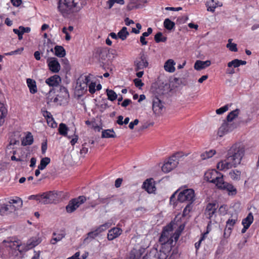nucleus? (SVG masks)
Returning <instances> with one entry per match:
<instances>
[{
  "label": "nucleus",
  "mask_w": 259,
  "mask_h": 259,
  "mask_svg": "<svg viewBox=\"0 0 259 259\" xmlns=\"http://www.w3.org/2000/svg\"><path fill=\"white\" fill-rule=\"evenodd\" d=\"M206 7H207V11L213 12L215 9L218 7V4L214 2V0H209L206 3Z\"/></svg>",
  "instance_id": "35"
},
{
  "label": "nucleus",
  "mask_w": 259,
  "mask_h": 259,
  "mask_svg": "<svg viewBox=\"0 0 259 259\" xmlns=\"http://www.w3.org/2000/svg\"><path fill=\"white\" fill-rule=\"evenodd\" d=\"M51 96H49L48 98V103L50 104H52V105H58L60 104V103L58 102V97L56 96L55 97H50Z\"/></svg>",
  "instance_id": "46"
},
{
  "label": "nucleus",
  "mask_w": 259,
  "mask_h": 259,
  "mask_svg": "<svg viewBox=\"0 0 259 259\" xmlns=\"http://www.w3.org/2000/svg\"><path fill=\"white\" fill-rule=\"evenodd\" d=\"M155 40L156 42H165L166 40V37L163 36L162 33L160 32H158L154 37Z\"/></svg>",
  "instance_id": "43"
},
{
  "label": "nucleus",
  "mask_w": 259,
  "mask_h": 259,
  "mask_svg": "<svg viewBox=\"0 0 259 259\" xmlns=\"http://www.w3.org/2000/svg\"><path fill=\"white\" fill-rule=\"evenodd\" d=\"M53 236L50 241L51 243L52 244H55L57 242L60 241L64 237V235L63 234H57L54 233Z\"/></svg>",
  "instance_id": "40"
},
{
  "label": "nucleus",
  "mask_w": 259,
  "mask_h": 259,
  "mask_svg": "<svg viewBox=\"0 0 259 259\" xmlns=\"http://www.w3.org/2000/svg\"><path fill=\"white\" fill-rule=\"evenodd\" d=\"M232 39H228V43L226 46L227 48H228L229 50L232 52H237L238 49L237 48V45L235 43H232Z\"/></svg>",
  "instance_id": "42"
},
{
  "label": "nucleus",
  "mask_w": 259,
  "mask_h": 259,
  "mask_svg": "<svg viewBox=\"0 0 259 259\" xmlns=\"http://www.w3.org/2000/svg\"><path fill=\"white\" fill-rule=\"evenodd\" d=\"M9 201L11 204H13L17 209L22 206V200L19 197H16L13 199H11Z\"/></svg>",
  "instance_id": "36"
},
{
  "label": "nucleus",
  "mask_w": 259,
  "mask_h": 259,
  "mask_svg": "<svg viewBox=\"0 0 259 259\" xmlns=\"http://www.w3.org/2000/svg\"><path fill=\"white\" fill-rule=\"evenodd\" d=\"M132 102L131 100L126 99H125L123 102L121 103V106L122 107H125L127 106L131 103Z\"/></svg>",
  "instance_id": "64"
},
{
  "label": "nucleus",
  "mask_w": 259,
  "mask_h": 259,
  "mask_svg": "<svg viewBox=\"0 0 259 259\" xmlns=\"http://www.w3.org/2000/svg\"><path fill=\"white\" fill-rule=\"evenodd\" d=\"M232 167H236V165L234 164V163L231 160L228 159L227 156L226 159L220 161L217 164V168L220 170L225 171Z\"/></svg>",
  "instance_id": "15"
},
{
  "label": "nucleus",
  "mask_w": 259,
  "mask_h": 259,
  "mask_svg": "<svg viewBox=\"0 0 259 259\" xmlns=\"http://www.w3.org/2000/svg\"><path fill=\"white\" fill-rule=\"evenodd\" d=\"M60 77L58 75H54L48 78L46 82L50 87H57L61 82Z\"/></svg>",
  "instance_id": "21"
},
{
  "label": "nucleus",
  "mask_w": 259,
  "mask_h": 259,
  "mask_svg": "<svg viewBox=\"0 0 259 259\" xmlns=\"http://www.w3.org/2000/svg\"><path fill=\"white\" fill-rule=\"evenodd\" d=\"M143 187L149 193H152L156 190V188L152 180H147L143 183Z\"/></svg>",
  "instance_id": "23"
},
{
  "label": "nucleus",
  "mask_w": 259,
  "mask_h": 259,
  "mask_svg": "<svg viewBox=\"0 0 259 259\" xmlns=\"http://www.w3.org/2000/svg\"><path fill=\"white\" fill-rule=\"evenodd\" d=\"M85 5V0H59L57 10L63 17L69 18L79 12Z\"/></svg>",
  "instance_id": "2"
},
{
  "label": "nucleus",
  "mask_w": 259,
  "mask_h": 259,
  "mask_svg": "<svg viewBox=\"0 0 259 259\" xmlns=\"http://www.w3.org/2000/svg\"><path fill=\"white\" fill-rule=\"evenodd\" d=\"M62 32L65 34V39L66 40H70L71 39V36L67 31V28L65 27H63L62 29Z\"/></svg>",
  "instance_id": "56"
},
{
  "label": "nucleus",
  "mask_w": 259,
  "mask_h": 259,
  "mask_svg": "<svg viewBox=\"0 0 259 259\" xmlns=\"http://www.w3.org/2000/svg\"><path fill=\"white\" fill-rule=\"evenodd\" d=\"M134 82L135 85L136 87L140 89L144 85V83L142 82V80L139 78H136L134 80Z\"/></svg>",
  "instance_id": "53"
},
{
  "label": "nucleus",
  "mask_w": 259,
  "mask_h": 259,
  "mask_svg": "<svg viewBox=\"0 0 259 259\" xmlns=\"http://www.w3.org/2000/svg\"><path fill=\"white\" fill-rule=\"evenodd\" d=\"M117 33L118 38L122 40H125L130 35V33L127 31V29L126 27H123Z\"/></svg>",
  "instance_id": "30"
},
{
  "label": "nucleus",
  "mask_w": 259,
  "mask_h": 259,
  "mask_svg": "<svg viewBox=\"0 0 259 259\" xmlns=\"http://www.w3.org/2000/svg\"><path fill=\"white\" fill-rule=\"evenodd\" d=\"M208 233V232L207 231L206 233L203 234L202 235V236H201V237L200 238V239H199V240L198 242H197L196 243H195V248H196V249H198L199 248L202 241L205 238L206 235Z\"/></svg>",
  "instance_id": "52"
},
{
  "label": "nucleus",
  "mask_w": 259,
  "mask_h": 259,
  "mask_svg": "<svg viewBox=\"0 0 259 259\" xmlns=\"http://www.w3.org/2000/svg\"><path fill=\"white\" fill-rule=\"evenodd\" d=\"M177 155H174L169 158L162 166V170L165 172H169L178 165L179 162Z\"/></svg>",
  "instance_id": "11"
},
{
  "label": "nucleus",
  "mask_w": 259,
  "mask_h": 259,
  "mask_svg": "<svg viewBox=\"0 0 259 259\" xmlns=\"http://www.w3.org/2000/svg\"><path fill=\"white\" fill-rule=\"evenodd\" d=\"M184 228V226L181 225L172 235V227L171 225L166 226L159 239V241L162 245L167 247L170 249L174 246V242H177Z\"/></svg>",
  "instance_id": "4"
},
{
  "label": "nucleus",
  "mask_w": 259,
  "mask_h": 259,
  "mask_svg": "<svg viewBox=\"0 0 259 259\" xmlns=\"http://www.w3.org/2000/svg\"><path fill=\"white\" fill-rule=\"evenodd\" d=\"M192 204L188 203L183 210V215L184 216H187L189 214V212L192 209Z\"/></svg>",
  "instance_id": "48"
},
{
  "label": "nucleus",
  "mask_w": 259,
  "mask_h": 259,
  "mask_svg": "<svg viewBox=\"0 0 259 259\" xmlns=\"http://www.w3.org/2000/svg\"><path fill=\"white\" fill-rule=\"evenodd\" d=\"M106 94L108 97V99L111 101L115 100L117 98L116 93L112 90L107 89Z\"/></svg>",
  "instance_id": "39"
},
{
  "label": "nucleus",
  "mask_w": 259,
  "mask_h": 259,
  "mask_svg": "<svg viewBox=\"0 0 259 259\" xmlns=\"http://www.w3.org/2000/svg\"><path fill=\"white\" fill-rule=\"evenodd\" d=\"M122 232V230L119 228H113L108 231L107 238L109 240H113L120 235Z\"/></svg>",
  "instance_id": "20"
},
{
  "label": "nucleus",
  "mask_w": 259,
  "mask_h": 259,
  "mask_svg": "<svg viewBox=\"0 0 259 259\" xmlns=\"http://www.w3.org/2000/svg\"><path fill=\"white\" fill-rule=\"evenodd\" d=\"M50 161L51 159L49 157H46L41 158L38 168L40 170L44 169L46 167L47 165L50 163Z\"/></svg>",
  "instance_id": "37"
},
{
  "label": "nucleus",
  "mask_w": 259,
  "mask_h": 259,
  "mask_svg": "<svg viewBox=\"0 0 259 259\" xmlns=\"http://www.w3.org/2000/svg\"><path fill=\"white\" fill-rule=\"evenodd\" d=\"M229 176L232 180L238 181L240 179L241 172L237 169L231 170L229 172Z\"/></svg>",
  "instance_id": "34"
},
{
  "label": "nucleus",
  "mask_w": 259,
  "mask_h": 259,
  "mask_svg": "<svg viewBox=\"0 0 259 259\" xmlns=\"http://www.w3.org/2000/svg\"><path fill=\"white\" fill-rule=\"evenodd\" d=\"M176 62L172 59L167 60L164 63V69L168 72L172 73L175 71L176 68L175 66Z\"/></svg>",
  "instance_id": "22"
},
{
  "label": "nucleus",
  "mask_w": 259,
  "mask_h": 259,
  "mask_svg": "<svg viewBox=\"0 0 259 259\" xmlns=\"http://www.w3.org/2000/svg\"><path fill=\"white\" fill-rule=\"evenodd\" d=\"M32 241H30L27 244H21L19 240H16L13 238H8L4 240L0 244V259H9L10 256L16 250L20 252L27 251L32 248Z\"/></svg>",
  "instance_id": "1"
},
{
  "label": "nucleus",
  "mask_w": 259,
  "mask_h": 259,
  "mask_svg": "<svg viewBox=\"0 0 259 259\" xmlns=\"http://www.w3.org/2000/svg\"><path fill=\"white\" fill-rule=\"evenodd\" d=\"M19 29L20 30H21V32L23 34L25 32L28 33V32H30V31H31L30 27H24L23 26H19Z\"/></svg>",
  "instance_id": "58"
},
{
  "label": "nucleus",
  "mask_w": 259,
  "mask_h": 259,
  "mask_svg": "<svg viewBox=\"0 0 259 259\" xmlns=\"http://www.w3.org/2000/svg\"><path fill=\"white\" fill-rule=\"evenodd\" d=\"M204 179L207 181L214 184L220 189L227 191L229 194H235L236 189L231 184L225 182L223 175L216 170L209 169L204 174Z\"/></svg>",
  "instance_id": "3"
},
{
  "label": "nucleus",
  "mask_w": 259,
  "mask_h": 259,
  "mask_svg": "<svg viewBox=\"0 0 259 259\" xmlns=\"http://www.w3.org/2000/svg\"><path fill=\"white\" fill-rule=\"evenodd\" d=\"M239 112L240 110L238 109H236L230 112L227 117V121L230 122H232L233 119H234L238 116V115L239 114Z\"/></svg>",
  "instance_id": "33"
},
{
  "label": "nucleus",
  "mask_w": 259,
  "mask_h": 259,
  "mask_svg": "<svg viewBox=\"0 0 259 259\" xmlns=\"http://www.w3.org/2000/svg\"><path fill=\"white\" fill-rule=\"evenodd\" d=\"M86 144L84 143L82 146V148L80 149V154H85L88 152L89 149L88 148L85 147Z\"/></svg>",
  "instance_id": "60"
},
{
  "label": "nucleus",
  "mask_w": 259,
  "mask_h": 259,
  "mask_svg": "<svg viewBox=\"0 0 259 259\" xmlns=\"http://www.w3.org/2000/svg\"><path fill=\"white\" fill-rule=\"evenodd\" d=\"M152 32V29L151 27H149L147 29V31L146 32H145L143 33L142 36L144 37L148 36L150 34H151Z\"/></svg>",
  "instance_id": "62"
},
{
  "label": "nucleus",
  "mask_w": 259,
  "mask_h": 259,
  "mask_svg": "<svg viewBox=\"0 0 259 259\" xmlns=\"http://www.w3.org/2000/svg\"><path fill=\"white\" fill-rule=\"evenodd\" d=\"M58 198L57 193L51 191L42 194L33 195V200L44 204L55 202L58 200Z\"/></svg>",
  "instance_id": "7"
},
{
  "label": "nucleus",
  "mask_w": 259,
  "mask_h": 259,
  "mask_svg": "<svg viewBox=\"0 0 259 259\" xmlns=\"http://www.w3.org/2000/svg\"><path fill=\"white\" fill-rule=\"evenodd\" d=\"M9 212V203L4 204L0 208V214L3 215L4 214H7Z\"/></svg>",
  "instance_id": "45"
},
{
  "label": "nucleus",
  "mask_w": 259,
  "mask_h": 259,
  "mask_svg": "<svg viewBox=\"0 0 259 259\" xmlns=\"http://www.w3.org/2000/svg\"><path fill=\"white\" fill-rule=\"evenodd\" d=\"M27 83L30 92L32 93V79L31 78H28L27 79Z\"/></svg>",
  "instance_id": "61"
},
{
  "label": "nucleus",
  "mask_w": 259,
  "mask_h": 259,
  "mask_svg": "<svg viewBox=\"0 0 259 259\" xmlns=\"http://www.w3.org/2000/svg\"><path fill=\"white\" fill-rule=\"evenodd\" d=\"M237 127V125L234 122L224 121L219 127L217 135L220 137H223L226 134L232 132Z\"/></svg>",
  "instance_id": "9"
},
{
  "label": "nucleus",
  "mask_w": 259,
  "mask_h": 259,
  "mask_svg": "<svg viewBox=\"0 0 259 259\" xmlns=\"http://www.w3.org/2000/svg\"><path fill=\"white\" fill-rule=\"evenodd\" d=\"M210 61L207 60L205 61L197 60L194 65V68L196 70L203 69L210 65Z\"/></svg>",
  "instance_id": "24"
},
{
  "label": "nucleus",
  "mask_w": 259,
  "mask_h": 259,
  "mask_svg": "<svg viewBox=\"0 0 259 259\" xmlns=\"http://www.w3.org/2000/svg\"><path fill=\"white\" fill-rule=\"evenodd\" d=\"M228 109H229L228 105H226L217 109L216 113L218 114H222L224 113V112H226L227 111H228Z\"/></svg>",
  "instance_id": "51"
},
{
  "label": "nucleus",
  "mask_w": 259,
  "mask_h": 259,
  "mask_svg": "<svg viewBox=\"0 0 259 259\" xmlns=\"http://www.w3.org/2000/svg\"><path fill=\"white\" fill-rule=\"evenodd\" d=\"M47 149V143L46 141L44 142L41 144V152L42 154H45Z\"/></svg>",
  "instance_id": "63"
},
{
  "label": "nucleus",
  "mask_w": 259,
  "mask_h": 259,
  "mask_svg": "<svg viewBox=\"0 0 259 259\" xmlns=\"http://www.w3.org/2000/svg\"><path fill=\"white\" fill-rule=\"evenodd\" d=\"M228 66L231 67L233 66L234 68L240 66L239 59H234L228 63Z\"/></svg>",
  "instance_id": "50"
},
{
  "label": "nucleus",
  "mask_w": 259,
  "mask_h": 259,
  "mask_svg": "<svg viewBox=\"0 0 259 259\" xmlns=\"http://www.w3.org/2000/svg\"><path fill=\"white\" fill-rule=\"evenodd\" d=\"M163 24L164 27L168 30H171L175 26L174 22L169 19H166L164 21Z\"/></svg>",
  "instance_id": "44"
},
{
  "label": "nucleus",
  "mask_w": 259,
  "mask_h": 259,
  "mask_svg": "<svg viewBox=\"0 0 259 259\" xmlns=\"http://www.w3.org/2000/svg\"><path fill=\"white\" fill-rule=\"evenodd\" d=\"M96 83L92 81L91 79V82L88 84L89 91L90 93L94 94L95 93L96 90L95 89Z\"/></svg>",
  "instance_id": "49"
},
{
  "label": "nucleus",
  "mask_w": 259,
  "mask_h": 259,
  "mask_svg": "<svg viewBox=\"0 0 259 259\" xmlns=\"http://www.w3.org/2000/svg\"><path fill=\"white\" fill-rule=\"evenodd\" d=\"M92 77V75L88 74L79 77L77 81L76 89L78 91H81V93L86 92Z\"/></svg>",
  "instance_id": "10"
},
{
  "label": "nucleus",
  "mask_w": 259,
  "mask_h": 259,
  "mask_svg": "<svg viewBox=\"0 0 259 259\" xmlns=\"http://www.w3.org/2000/svg\"><path fill=\"white\" fill-rule=\"evenodd\" d=\"M23 48H21L18 49L17 50H16L15 51H12V52L9 53L8 54V55H13L20 54L23 51Z\"/></svg>",
  "instance_id": "57"
},
{
  "label": "nucleus",
  "mask_w": 259,
  "mask_h": 259,
  "mask_svg": "<svg viewBox=\"0 0 259 259\" xmlns=\"http://www.w3.org/2000/svg\"><path fill=\"white\" fill-rule=\"evenodd\" d=\"M139 122V120L137 119H135L134 121L131 122L128 125L129 128L133 130L134 128V126L137 125Z\"/></svg>",
  "instance_id": "59"
},
{
  "label": "nucleus",
  "mask_w": 259,
  "mask_h": 259,
  "mask_svg": "<svg viewBox=\"0 0 259 259\" xmlns=\"http://www.w3.org/2000/svg\"><path fill=\"white\" fill-rule=\"evenodd\" d=\"M238 221L237 216H232L226 222V228L224 230V237L228 238L230 237L234 226Z\"/></svg>",
  "instance_id": "13"
},
{
  "label": "nucleus",
  "mask_w": 259,
  "mask_h": 259,
  "mask_svg": "<svg viewBox=\"0 0 259 259\" xmlns=\"http://www.w3.org/2000/svg\"><path fill=\"white\" fill-rule=\"evenodd\" d=\"M58 131L59 134L63 136H66L67 135V132L68 128L66 125L64 123H61L59 124Z\"/></svg>",
  "instance_id": "38"
},
{
  "label": "nucleus",
  "mask_w": 259,
  "mask_h": 259,
  "mask_svg": "<svg viewBox=\"0 0 259 259\" xmlns=\"http://www.w3.org/2000/svg\"><path fill=\"white\" fill-rule=\"evenodd\" d=\"M155 253V251H151L144 256L143 259H166L167 257V254L164 252H157V255Z\"/></svg>",
  "instance_id": "19"
},
{
  "label": "nucleus",
  "mask_w": 259,
  "mask_h": 259,
  "mask_svg": "<svg viewBox=\"0 0 259 259\" xmlns=\"http://www.w3.org/2000/svg\"><path fill=\"white\" fill-rule=\"evenodd\" d=\"M192 204L188 203L183 210V215L184 216H187L189 214V212L192 209Z\"/></svg>",
  "instance_id": "47"
},
{
  "label": "nucleus",
  "mask_w": 259,
  "mask_h": 259,
  "mask_svg": "<svg viewBox=\"0 0 259 259\" xmlns=\"http://www.w3.org/2000/svg\"><path fill=\"white\" fill-rule=\"evenodd\" d=\"M218 205L215 203H210L206 207L205 214L207 218L211 219L214 215Z\"/></svg>",
  "instance_id": "18"
},
{
  "label": "nucleus",
  "mask_w": 259,
  "mask_h": 259,
  "mask_svg": "<svg viewBox=\"0 0 259 259\" xmlns=\"http://www.w3.org/2000/svg\"><path fill=\"white\" fill-rule=\"evenodd\" d=\"M32 143V136L30 132H28L22 140V145L27 146L31 145Z\"/></svg>",
  "instance_id": "29"
},
{
  "label": "nucleus",
  "mask_w": 259,
  "mask_h": 259,
  "mask_svg": "<svg viewBox=\"0 0 259 259\" xmlns=\"http://www.w3.org/2000/svg\"><path fill=\"white\" fill-rule=\"evenodd\" d=\"M42 114L47 120L48 125L52 128H56L57 126V123L55 121L51 113L46 110H41Z\"/></svg>",
  "instance_id": "17"
},
{
  "label": "nucleus",
  "mask_w": 259,
  "mask_h": 259,
  "mask_svg": "<svg viewBox=\"0 0 259 259\" xmlns=\"http://www.w3.org/2000/svg\"><path fill=\"white\" fill-rule=\"evenodd\" d=\"M215 153L216 151L214 149L206 150L201 154L200 157L202 160H205L212 157Z\"/></svg>",
  "instance_id": "27"
},
{
  "label": "nucleus",
  "mask_w": 259,
  "mask_h": 259,
  "mask_svg": "<svg viewBox=\"0 0 259 259\" xmlns=\"http://www.w3.org/2000/svg\"><path fill=\"white\" fill-rule=\"evenodd\" d=\"M244 148L240 143L234 144L228 150L227 156L228 159L231 160L236 166L240 163L244 156Z\"/></svg>",
  "instance_id": "6"
},
{
  "label": "nucleus",
  "mask_w": 259,
  "mask_h": 259,
  "mask_svg": "<svg viewBox=\"0 0 259 259\" xmlns=\"http://www.w3.org/2000/svg\"><path fill=\"white\" fill-rule=\"evenodd\" d=\"M49 68L54 73H58L61 69L60 64L56 58L49 57L47 60Z\"/></svg>",
  "instance_id": "14"
},
{
  "label": "nucleus",
  "mask_w": 259,
  "mask_h": 259,
  "mask_svg": "<svg viewBox=\"0 0 259 259\" xmlns=\"http://www.w3.org/2000/svg\"><path fill=\"white\" fill-rule=\"evenodd\" d=\"M99 235V234L97 232V231L95 230L93 231L90 232L88 234V238H91V239H94L95 237L98 236Z\"/></svg>",
  "instance_id": "55"
},
{
  "label": "nucleus",
  "mask_w": 259,
  "mask_h": 259,
  "mask_svg": "<svg viewBox=\"0 0 259 259\" xmlns=\"http://www.w3.org/2000/svg\"><path fill=\"white\" fill-rule=\"evenodd\" d=\"M111 226V223H106L102 225H100L99 227H98L96 230L98 232V233L99 234L101 233L106 231L107 229H108L110 226Z\"/></svg>",
  "instance_id": "41"
},
{
  "label": "nucleus",
  "mask_w": 259,
  "mask_h": 259,
  "mask_svg": "<svg viewBox=\"0 0 259 259\" xmlns=\"http://www.w3.org/2000/svg\"><path fill=\"white\" fill-rule=\"evenodd\" d=\"M148 64L147 56L144 53H140V56L135 62V70L136 71L143 70L148 67Z\"/></svg>",
  "instance_id": "12"
},
{
  "label": "nucleus",
  "mask_w": 259,
  "mask_h": 259,
  "mask_svg": "<svg viewBox=\"0 0 259 259\" xmlns=\"http://www.w3.org/2000/svg\"><path fill=\"white\" fill-rule=\"evenodd\" d=\"M7 114V110L4 104L0 102V126L5 121V118Z\"/></svg>",
  "instance_id": "25"
},
{
  "label": "nucleus",
  "mask_w": 259,
  "mask_h": 259,
  "mask_svg": "<svg viewBox=\"0 0 259 259\" xmlns=\"http://www.w3.org/2000/svg\"><path fill=\"white\" fill-rule=\"evenodd\" d=\"M115 137V133L112 129L105 130L102 132V138H112Z\"/></svg>",
  "instance_id": "28"
},
{
  "label": "nucleus",
  "mask_w": 259,
  "mask_h": 259,
  "mask_svg": "<svg viewBox=\"0 0 259 259\" xmlns=\"http://www.w3.org/2000/svg\"><path fill=\"white\" fill-rule=\"evenodd\" d=\"M163 107L162 102L158 98H154L153 99L152 109L155 114L157 115L161 114Z\"/></svg>",
  "instance_id": "16"
},
{
  "label": "nucleus",
  "mask_w": 259,
  "mask_h": 259,
  "mask_svg": "<svg viewBox=\"0 0 259 259\" xmlns=\"http://www.w3.org/2000/svg\"><path fill=\"white\" fill-rule=\"evenodd\" d=\"M227 207L226 205H222L219 209V212L221 215H225L227 212Z\"/></svg>",
  "instance_id": "54"
},
{
  "label": "nucleus",
  "mask_w": 259,
  "mask_h": 259,
  "mask_svg": "<svg viewBox=\"0 0 259 259\" xmlns=\"http://www.w3.org/2000/svg\"><path fill=\"white\" fill-rule=\"evenodd\" d=\"M36 236L33 237V247L39 244L42 240L43 234L41 231L35 232Z\"/></svg>",
  "instance_id": "31"
},
{
  "label": "nucleus",
  "mask_w": 259,
  "mask_h": 259,
  "mask_svg": "<svg viewBox=\"0 0 259 259\" xmlns=\"http://www.w3.org/2000/svg\"><path fill=\"white\" fill-rule=\"evenodd\" d=\"M54 51L55 55L59 57H63L66 54L65 50L62 46H56Z\"/></svg>",
  "instance_id": "32"
},
{
  "label": "nucleus",
  "mask_w": 259,
  "mask_h": 259,
  "mask_svg": "<svg viewBox=\"0 0 259 259\" xmlns=\"http://www.w3.org/2000/svg\"><path fill=\"white\" fill-rule=\"evenodd\" d=\"M86 200L87 198L84 196H80L76 198L72 199L69 201L68 205L66 206L67 212L68 213L73 212Z\"/></svg>",
  "instance_id": "8"
},
{
  "label": "nucleus",
  "mask_w": 259,
  "mask_h": 259,
  "mask_svg": "<svg viewBox=\"0 0 259 259\" xmlns=\"http://www.w3.org/2000/svg\"><path fill=\"white\" fill-rule=\"evenodd\" d=\"M253 214L251 212H250L245 218L242 220V225L243 226H246L249 228L253 223Z\"/></svg>",
  "instance_id": "26"
},
{
  "label": "nucleus",
  "mask_w": 259,
  "mask_h": 259,
  "mask_svg": "<svg viewBox=\"0 0 259 259\" xmlns=\"http://www.w3.org/2000/svg\"><path fill=\"white\" fill-rule=\"evenodd\" d=\"M179 193L177 197V200L180 202H187L188 203L193 204L195 200V193L193 189L182 188H181L177 190L170 197V201L175 198L176 193Z\"/></svg>",
  "instance_id": "5"
}]
</instances>
